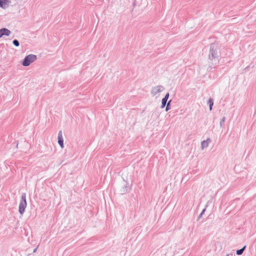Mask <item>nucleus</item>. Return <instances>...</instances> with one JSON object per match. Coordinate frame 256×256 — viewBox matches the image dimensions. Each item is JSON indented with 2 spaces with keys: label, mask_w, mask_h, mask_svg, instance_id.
Here are the masks:
<instances>
[{
  "label": "nucleus",
  "mask_w": 256,
  "mask_h": 256,
  "mask_svg": "<svg viewBox=\"0 0 256 256\" xmlns=\"http://www.w3.org/2000/svg\"><path fill=\"white\" fill-rule=\"evenodd\" d=\"M9 2L8 0H0V7L5 8Z\"/></svg>",
  "instance_id": "obj_9"
},
{
  "label": "nucleus",
  "mask_w": 256,
  "mask_h": 256,
  "mask_svg": "<svg viewBox=\"0 0 256 256\" xmlns=\"http://www.w3.org/2000/svg\"><path fill=\"white\" fill-rule=\"evenodd\" d=\"M169 96H170V94H169L168 92L167 94H166L165 95V96L164 98L168 100Z\"/></svg>",
  "instance_id": "obj_17"
},
{
  "label": "nucleus",
  "mask_w": 256,
  "mask_h": 256,
  "mask_svg": "<svg viewBox=\"0 0 256 256\" xmlns=\"http://www.w3.org/2000/svg\"><path fill=\"white\" fill-rule=\"evenodd\" d=\"M36 58V57L35 55L30 54L26 57L24 60L22 62V65L24 66H28L32 62H34Z\"/></svg>",
  "instance_id": "obj_3"
},
{
  "label": "nucleus",
  "mask_w": 256,
  "mask_h": 256,
  "mask_svg": "<svg viewBox=\"0 0 256 256\" xmlns=\"http://www.w3.org/2000/svg\"><path fill=\"white\" fill-rule=\"evenodd\" d=\"M13 44L14 46H19V42H18V40H14L13 41Z\"/></svg>",
  "instance_id": "obj_16"
},
{
  "label": "nucleus",
  "mask_w": 256,
  "mask_h": 256,
  "mask_svg": "<svg viewBox=\"0 0 256 256\" xmlns=\"http://www.w3.org/2000/svg\"><path fill=\"white\" fill-rule=\"evenodd\" d=\"M58 144L61 146V148H64V140H63V137H62V133L61 130L59 132L58 134Z\"/></svg>",
  "instance_id": "obj_7"
},
{
  "label": "nucleus",
  "mask_w": 256,
  "mask_h": 256,
  "mask_svg": "<svg viewBox=\"0 0 256 256\" xmlns=\"http://www.w3.org/2000/svg\"><path fill=\"white\" fill-rule=\"evenodd\" d=\"M168 100L164 99V98L162 100L161 108H164L166 106L167 104Z\"/></svg>",
  "instance_id": "obj_12"
},
{
  "label": "nucleus",
  "mask_w": 256,
  "mask_h": 256,
  "mask_svg": "<svg viewBox=\"0 0 256 256\" xmlns=\"http://www.w3.org/2000/svg\"><path fill=\"white\" fill-rule=\"evenodd\" d=\"M246 246H244L242 248L236 250V254L238 256L241 255L243 253L244 250L246 249Z\"/></svg>",
  "instance_id": "obj_11"
},
{
  "label": "nucleus",
  "mask_w": 256,
  "mask_h": 256,
  "mask_svg": "<svg viewBox=\"0 0 256 256\" xmlns=\"http://www.w3.org/2000/svg\"><path fill=\"white\" fill-rule=\"evenodd\" d=\"M220 46L218 44H211L209 50V54L208 58V68H216L220 62Z\"/></svg>",
  "instance_id": "obj_1"
},
{
  "label": "nucleus",
  "mask_w": 256,
  "mask_h": 256,
  "mask_svg": "<svg viewBox=\"0 0 256 256\" xmlns=\"http://www.w3.org/2000/svg\"><path fill=\"white\" fill-rule=\"evenodd\" d=\"M208 105H209V108H210V111H211L212 110V106L214 105V100L212 98H210L208 100Z\"/></svg>",
  "instance_id": "obj_10"
},
{
  "label": "nucleus",
  "mask_w": 256,
  "mask_h": 256,
  "mask_svg": "<svg viewBox=\"0 0 256 256\" xmlns=\"http://www.w3.org/2000/svg\"><path fill=\"white\" fill-rule=\"evenodd\" d=\"M206 208H204V209H203V210H202V212H201V213H200V215L198 216V220L199 219H200V218H202V214L204 213V212H205V211H206Z\"/></svg>",
  "instance_id": "obj_15"
},
{
  "label": "nucleus",
  "mask_w": 256,
  "mask_h": 256,
  "mask_svg": "<svg viewBox=\"0 0 256 256\" xmlns=\"http://www.w3.org/2000/svg\"><path fill=\"white\" fill-rule=\"evenodd\" d=\"M226 256H234L233 253L228 254L226 255Z\"/></svg>",
  "instance_id": "obj_18"
},
{
  "label": "nucleus",
  "mask_w": 256,
  "mask_h": 256,
  "mask_svg": "<svg viewBox=\"0 0 256 256\" xmlns=\"http://www.w3.org/2000/svg\"><path fill=\"white\" fill-rule=\"evenodd\" d=\"M211 141L212 140L210 138H208L206 140L202 141L201 142L202 150L206 148L208 146V144L211 142Z\"/></svg>",
  "instance_id": "obj_6"
},
{
  "label": "nucleus",
  "mask_w": 256,
  "mask_h": 256,
  "mask_svg": "<svg viewBox=\"0 0 256 256\" xmlns=\"http://www.w3.org/2000/svg\"><path fill=\"white\" fill-rule=\"evenodd\" d=\"M10 33V32L6 28H2L0 30V38L3 36H8Z\"/></svg>",
  "instance_id": "obj_8"
},
{
  "label": "nucleus",
  "mask_w": 256,
  "mask_h": 256,
  "mask_svg": "<svg viewBox=\"0 0 256 256\" xmlns=\"http://www.w3.org/2000/svg\"><path fill=\"white\" fill-rule=\"evenodd\" d=\"M226 120V118L224 116L220 120V126L221 128L223 126V124H224Z\"/></svg>",
  "instance_id": "obj_14"
},
{
  "label": "nucleus",
  "mask_w": 256,
  "mask_h": 256,
  "mask_svg": "<svg viewBox=\"0 0 256 256\" xmlns=\"http://www.w3.org/2000/svg\"><path fill=\"white\" fill-rule=\"evenodd\" d=\"M26 204V194H22V201L19 206V212L20 214H22L24 212Z\"/></svg>",
  "instance_id": "obj_2"
},
{
  "label": "nucleus",
  "mask_w": 256,
  "mask_h": 256,
  "mask_svg": "<svg viewBox=\"0 0 256 256\" xmlns=\"http://www.w3.org/2000/svg\"><path fill=\"white\" fill-rule=\"evenodd\" d=\"M172 100H170L166 104V111L168 112V110L170 109V102Z\"/></svg>",
  "instance_id": "obj_13"
},
{
  "label": "nucleus",
  "mask_w": 256,
  "mask_h": 256,
  "mask_svg": "<svg viewBox=\"0 0 256 256\" xmlns=\"http://www.w3.org/2000/svg\"><path fill=\"white\" fill-rule=\"evenodd\" d=\"M130 190V186L129 184L127 182H124V186L120 190V193L122 194H126V192H129Z\"/></svg>",
  "instance_id": "obj_5"
},
{
  "label": "nucleus",
  "mask_w": 256,
  "mask_h": 256,
  "mask_svg": "<svg viewBox=\"0 0 256 256\" xmlns=\"http://www.w3.org/2000/svg\"><path fill=\"white\" fill-rule=\"evenodd\" d=\"M164 89V87L162 86H157L153 87L151 90V94L152 96H156L157 94L162 92Z\"/></svg>",
  "instance_id": "obj_4"
}]
</instances>
